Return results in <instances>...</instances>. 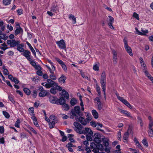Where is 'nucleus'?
Returning a JSON list of instances; mask_svg holds the SVG:
<instances>
[{"label":"nucleus","mask_w":153,"mask_h":153,"mask_svg":"<svg viewBox=\"0 0 153 153\" xmlns=\"http://www.w3.org/2000/svg\"><path fill=\"white\" fill-rule=\"evenodd\" d=\"M70 118L73 119L75 117L76 119H78V117L82 116V113L81 111L80 106H75L73 109H72L70 113Z\"/></svg>","instance_id":"obj_1"},{"label":"nucleus","mask_w":153,"mask_h":153,"mask_svg":"<svg viewBox=\"0 0 153 153\" xmlns=\"http://www.w3.org/2000/svg\"><path fill=\"white\" fill-rule=\"evenodd\" d=\"M94 141L99 144L103 142L104 146H105V137L104 136L101 135L99 133H96L94 134Z\"/></svg>","instance_id":"obj_2"},{"label":"nucleus","mask_w":153,"mask_h":153,"mask_svg":"<svg viewBox=\"0 0 153 153\" xmlns=\"http://www.w3.org/2000/svg\"><path fill=\"white\" fill-rule=\"evenodd\" d=\"M74 125L75 127L74 128V130L77 133L79 134H82L84 133L83 131V126L79 123L75 122L74 123Z\"/></svg>","instance_id":"obj_3"},{"label":"nucleus","mask_w":153,"mask_h":153,"mask_svg":"<svg viewBox=\"0 0 153 153\" xmlns=\"http://www.w3.org/2000/svg\"><path fill=\"white\" fill-rule=\"evenodd\" d=\"M100 83L102 89L104 92V96L105 97V73L104 72H103L101 74Z\"/></svg>","instance_id":"obj_4"},{"label":"nucleus","mask_w":153,"mask_h":153,"mask_svg":"<svg viewBox=\"0 0 153 153\" xmlns=\"http://www.w3.org/2000/svg\"><path fill=\"white\" fill-rule=\"evenodd\" d=\"M124 48L126 52L128 53L130 56H133L132 51L131 48L128 45V41L126 38L123 39Z\"/></svg>","instance_id":"obj_5"},{"label":"nucleus","mask_w":153,"mask_h":153,"mask_svg":"<svg viewBox=\"0 0 153 153\" xmlns=\"http://www.w3.org/2000/svg\"><path fill=\"white\" fill-rule=\"evenodd\" d=\"M7 43L10 47H14L19 44L20 43V41L18 40L16 41L15 39H10L7 40Z\"/></svg>","instance_id":"obj_6"},{"label":"nucleus","mask_w":153,"mask_h":153,"mask_svg":"<svg viewBox=\"0 0 153 153\" xmlns=\"http://www.w3.org/2000/svg\"><path fill=\"white\" fill-rule=\"evenodd\" d=\"M116 95H117V98L119 100L122 102L123 103L125 104L130 108H132V106L126 100L123 99V97L117 95V94Z\"/></svg>","instance_id":"obj_7"},{"label":"nucleus","mask_w":153,"mask_h":153,"mask_svg":"<svg viewBox=\"0 0 153 153\" xmlns=\"http://www.w3.org/2000/svg\"><path fill=\"white\" fill-rule=\"evenodd\" d=\"M114 19L112 16H108V18L107 19V24L109 27L112 29H114V27L112 25L114 23Z\"/></svg>","instance_id":"obj_8"},{"label":"nucleus","mask_w":153,"mask_h":153,"mask_svg":"<svg viewBox=\"0 0 153 153\" xmlns=\"http://www.w3.org/2000/svg\"><path fill=\"white\" fill-rule=\"evenodd\" d=\"M91 149L92 150L94 153H105L103 152H99L98 149L97 148V146L95 145V143H92L90 144Z\"/></svg>","instance_id":"obj_9"},{"label":"nucleus","mask_w":153,"mask_h":153,"mask_svg":"<svg viewBox=\"0 0 153 153\" xmlns=\"http://www.w3.org/2000/svg\"><path fill=\"white\" fill-rule=\"evenodd\" d=\"M60 48L65 49L66 48L65 43L63 39H62L56 42Z\"/></svg>","instance_id":"obj_10"},{"label":"nucleus","mask_w":153,"mask_h":153,"mask_svg":"<svg viewBox=\"0 0 153 153\" xmlns=\"http://www.w3.org/2000/svg\"><path fill=\"white\" fill-rule=\"evenodd\" d=\"M56 61L61 65L64 71L65 72H66L67 71V67L64 62L58 58H56Z\"/></svg>","instance_id":"obj_11"},{"label":"nucleus","mask_w":153,"mask_h":153,"mask_svg":"<svg viewBox=\"0 0 153 153\" xmlns=\"http://www.w3.org/2000/svg\"><path fill=\"white\" fill-rule=\"evenodd\" d=\"M148 119L149 121L148 125V131H153L152 127L153 126V120L150 116H149Z\"/></svg>","instance_id":"obj_12"},{"label":"nucleus","mask_w":153,"mask_h":153,"mask_svg":"<svg viewBox=\"0 0 153 153\" xmlns=\"http://www.w3.org/2000/svg\"><path fill=\"white\" fill-rule=\"evenodd\" d=\"M22 54L28 60H31V58L30 57V52L28 50H24Z\"/></svg>","instance_id":"obj_13"},{"label":"nucleus","mask_w":153,"mask_h":153,"mask_svg":"<svg viewBox=\"0 0 153 153\" xmlns=\"http://www.w3.org/2000/svg\"><path fill=\"white\" fill-rule=\"evenodd\" d=\"M83 131L84 133L82 134H84L92 135L93 134L92 131L88 128H85V130H83Z\"/></svg>","instance_id":"obj_14"},{"label":"nucleus","mask_w":153,"mask_h":153,"mask_svg":"<svg viewBox=\"0 0 153 153\" xmlns=\"http://www.w3.org/2000/svg\"><path fill=\"white\" fill-rule=\"evenodd\" d=\"M118 110L121 113L125 114L128 117H130L131 118H133L132 117L130 114L129 112L127 111L123 110L120 108H118Z\"/></svg>","instance_id":"obj_15"},{"label":"nucleus","mask_w":153,"mask_h":153,"mask_svg":"<svg viewBox=\"0 0 153 153\" xmlns=\"http://www.w3.org/2000/svg\"><path fill=\"white\" fill-rule=\"evenodd\" d=\"M66 101V100L64 99L63 97H60L59 99H57L56 104L62 105L64 103H65Z\"/></svg>","instance_id":"obj_16"},{"label":"nucleus","mask_w":153,"mask_h":153,"mask_svg":"<svg viewBox=\"0 0 153 153\" xmlns=\"http://www.w3.org/2000/svg\"><path fill=\"white\" fill-rule=\"evenodd\" d=\"M78 117V119H77V120H79V121L83 125L85 126L87 124V121L86 120L81 116Z\"/></svg>","instance_id":"obj_17"},{"label":"nucleus","mask_w":153,"mask_h":153,"mask_svg":"<svg viewBox=\"0 0 153 153\" xmlns=\"http://www.w3.org/2000/svg\"><path fill=\"white\" fill-rule=\"evenodd\" d=\"M58 122L57 119L56 117L55 118L53 119L50 123H49V126L50 128H51L54 127L55 124L57 123Z\"/></svg>","instance_id":"obj_18"},{"label":"nucleus","mask_w":153,"mask_h":153,"mask_svg":"<svg viewBox=\"0 0 153 153\" xmlns=\"http://www.w3.org/2000/svg\"><path fill=\"white\" fill-rule=\"evenodd\" d=\"M128 130L124 134L123 137V141L124 142L127 143L128 139L129 137V133L128 132Z\"/></svg>","instance_id":"obj_19"},{"label":"nucleus","mask_w":153,"mask_h":153,"mask_svg":"<svg viewBox=\"0 0 153 153\" xmlns=\"http://www.w3.org/2000/svg\"><path fill=\"white\" fill-rule=\"evenodd\" d=\"M57 99L56 97L50 95L49 98V101L53 103H55L56 104V102H57Z\"/></svg>","instance_id":"obj_20"},{"label":"nucleus","mask_w":153,"mask_h":153,"mask_svg":"<svg viewBox=\"0 0 153 153\" xmlns=\"http://www.w3.org/2000/svg\"><path fill=\"white\" fill-rule=\"evenodd\" d=\"M108 141V139L106 138V152H111V147L108 146L109 144Z\"/></svg>","instance_id":"obj_21"},{"label":"nucleus","mask_w":153,"mask_h":153,"mask_svg":"<svg viewBox=\"0 0 153 153\" xmlns=\"http://www.w3.org/2000/svg\"><path fill=\"white\" fill-rule=\"evenodd\" d=\"M112 53H113V61L114 64H116L117 62V53L114 50H113Z\"/></svg>","instance_id":"obj_22"},{"label":"nucleus","mask_w":153,"mask_h":153,"mask_svg":"<svg viewBox=\"0 0 153 153\" xmlns=\"http://www.w3.org/2000/svg\"><path fill=\"white\" fill-rule=\"evenodd\" d=\"M23 32V30L20 27H16V29L15 31V34L17 36L19 34Z\"/></svg>","instance_id":"obj_23"},{"label":"nucleus","mask_w":153,"mask_h":153,"mask_svg":"<svg viewBox=\"0 0 153 153\" xmlns=\"http://www.w3.org/2000/svg\"><path fill=\"white\" fill-rule=\"evenodd\" d=\"M16 46H17V50L20 52H23L24 51V49L23 48L24 47V45L23 44H20V43L18 44Z\"/></svg>","instance_id":"obj_24"},{"label":"nucleus","mask_w":153,"mask_h":153,"mask_svg":"<svg viewBox=\"0 0 153 153\" xmlns=\"http://www.w3.org/2000/svg\"><path fill=\"white\" fill-rule=\"evenodd\" d=\"M47 81L48 83L51 84V85L52 87L56 85L57 83L52 80L51 79H47Z\"/></svg>","instance_id":"obj_25"},{"label":"nucleus","mask_w":153,"mask_h":153,"mask_svg":"<svg viewBox=\"0 0 153 153\" xmlns=\"http://www.w3.org/2000/svg\"><path fill=\"white\" fill-rule=\"evenodd\" d=\"M62 95L65 98L68 99L69 97V95L67 91L65 90H63L62 91Z\"/></svg>","instance_id":"obj_26"},{"label":"nucleus","mask_w":153,"mask_h":153,"mask_svg":"<svg viewBox=\"0 0 153 153\" xmlns=\"http://www.w3.org/2000/svg\"><path fill=\"white\" fill-rule=\"evenodd\" d=\"M66 79V77L64 75H62L61 77L59 78L58 80L60 82H64Z\"/></svg>","instance_id":"obj_27"},{"label":"nucleus","mask_w":153,"mask_h":153,"mask_svg":"<svg viewBox=\"0 0 153 153\" xmlns=\"http://www.w3.org/2000/svg\"><path fill=\"white\" fill-rule=\"evenodd\" d=\"M51 74L49 75V77L52 80H56V77L54 72V71H52L50 73Z\"/></svg>","instance_id":"obj_28"},{"label":"nucleus","mask_w":153,"mask_h":153,"mask_svg":"<svg viewBox=\"0 0 153 153\" xmlns=\"http://www.w3.org/2000/svg\"><path fill=\"white\" fill-rule=\"evenodd\" d=\"M92 113L95 119H97L98 117V114L95 110H93L92 111Z\"/></svg>","instance_id":"obj_29"},{"label":"nucleus","mask_w":153,"mask_h":153,"mask_svg":"<svg viewBox=\"0 0 153 153\" xmlns=\"http://www.w3.org/2000/svg\"><path fill=\"white\" fill-rule=\"evenodd\" d=\"M47 95V93L46 91H42L39 93V96L40 97H44Z\"/></svg>","instance_id":"obj_30"},{"label":"nucleus","mask_w":153,"mask_h":153,"mask_svg":"<svg viewBox=\"0 0 153 153\" xmlns=\"http://www.w3.org/2000/svg\"><path fill=\"white\" fill-rule=\"evenodd\" d=\"M137 122L140 123L141 127H142L143 125V123L142 118L138 116L137 117Z\"/></svg>","instance_id":"obj_31"},{"label":"nucleus","mask_w":153,"mask_h":153,"mask_svg":"<svg viewBox=\"0 0 153 153\" xmlns=\"http://www.w3.org/2000/svg\"><path fill=\"white\" fill-rule=\"evenodd\" d=\"M69 18L70 19H72V20L74 24H75L76 23V17L74 16L71 14L70 15Z\"/></svg>","instance_id":"obj_32"},{"label":"nucleus","mask_w":153,"mask_h":153,"mask_svg":"<svg viewBox=\"0 0 153 153\" xmlns=\"http://www.w3.org/2000/svg\"><path fill=\"white\" fill-rule=\"evenodd\" d=\"M0 38L1 39H3L4 40H6L8 38V36H6V35L4 34L1 33L0 34Z\"/></svg>","instance_id":"obj_33"},{"label":"nucleus","mask_w":153,"mask_h":153,"mask_svg":"<svg viewBox=\"0 0 153 153\" xmlns=\"http://www.w3.org/2000/svg\"><path fill=\"white\" fill-rule=\"evenodd\" d=\"M45 66L49 70L50 73L55 70V67L54 65H52L51 68L49 66L47 65H46Z\"/></svg>","instance_id":"obj_34"},{"label":"nucleus","mask_w":153,"mask_h":153,"mask_svg":"<svg viewBox=\"0 0 153 153\" xmlns=\"http://www.w3.org/2000/svg\"><path fill=\"white\" fill-rule=\"evenodd\" d=\"M23 91L27 95H29L30 94V90L27 88H24Z\"/></svg>","instance_id":"obj_35"},{"label":"nucleus","mask_w":153,"mask_h":153,"mask_svg":"<svg viewBox=\"0 0 153 153\" xmlns=\"http://www.w3.org/2000/svg\"><path fill=\"white\" fill-rule=\"evenodd\" d=\"M95 145L97 146V148L98 149L99 151V150H102L103 149V147L102 145L100 143H99L98 145L95 144Z\"/></svg>","instance_id":"obj_36"},{"label":"nucleus","mask_w":153,"mask_h":153,"mask_svg":"<svg viewBox=\"0 0 153 153\" xmlns=\"http://www.w3.org/2000/svg\"><path fill=\"white\" fill-rule=\"evenodd\" d=\"M62 105L63 107L65 108L64 109L66 111L68 110L69 109V106L65 103H64Z\"/></svg>","instance_id":"obj_37"},{"label":"nucleus","mask_w":153,"mask_h":153,"mask_svg":"<svg viewBox=\"0 0 153 153\" xmlns=\"http://www.w3.org/2000/svg\"><path fill=\"white\" fill-rule=\"evenodd\" d=\"M97 129L101 131H103L104 130H103L101 129H100V128H102V124L98 123H97Z\"/></svg>","instance_id":"obj_38"},{"label":"nucleus","mask_w":153,"mask_h":153,"mask_svg":"<svg viewBox=\"0 0 153 153\" xmlns=\"http://www.w3.org/2000/svg\"><path fill=\"white\" fill-rule=\"evenodd\" d=\"M96 89L97 91V92L98 93V96H100V87L97 84L96 85Z\"/></svg>","instance_id":"obj_39"},{"label":"nucleus","mask_w":153,"mask_h":153,"mask_svg":"<svg viewBox=\"0 0 153 153\" xmlns=\"http://www.w3.org/2000/svg\"><path fill=\"white\" fill-rule=\"evenodd\" d=\"M99 68V63L93 65V69L96 71H98Z\"/></svg>","instance_id":"obj_40"},{"label":"nucleus","mask_w":153,"mask_h":153,"mask_svg":"<svg viewBox=\"0 0 153 153\" xmlns=\"http://www.w3.org/2000/svg\"><path fill=\"white\" fill-rule=\"evenodd\" d=\"M142 142L145 146L146 147L148 146V144L146 139L144 138L143 139L142 141Z\"/></svg>","instance_id":"obj_41"},{"label":"nucleus","mask_w":153,"mask_h":153,"mask_svg":"<svg viewBox=\"0 0 153 153\" xmlns=\"http://www.w3.org/2000/svg\"><path fill=\"white\" fill-rule=\"evenodd\" d=\"M12 0H3V3L5 5L10 4Z\"/></svg>","instance_id":"obj_42"},{"label":"nucleus","mask_w":153,"mask_h":153,"mask_svg":"<svg viewBox=\"0 0 153 153\" xmlns=\"http://www.w3.org/2000/svg\"><path fill=\"white\" fill-rule=\"evenodd\" d=\"M74 136V135L71 134H68V138L69 140L71 142H75L74 140L72 138V137Z\"/></svg>","instance_id":"obj_43"},{"label":"nucleus","mask_w":153,"mask_h":153,"mask_svg":"<svg viewBox=\"0 0 153 153\" xmlns=\"http://www.w3.org/2000/svg\"><path fill=\"white\" fill-rule=\"evenodd\" d=\"M34 108L33 107L30 108L28 109L29 111H31L30 112V113L31 114L30 115H32V116L34 115Z\"/></svg>","instance_id":"obj_44"},{"label":"nucleus","mask_w":153,"mask_h":153,"mask_svg":"<svg viewBox=\"0 0 153 153\" xmlns=\"http://www.w3.org/2000/svg\"><path fill=\"white\" fill-rule=\"evenodd\" d=\"M139 60L141 66L145 67L146 66V65L144 63V62L143 59V58L142 57H140L139 58Z\"/></svg>","instance_id":"obj_45"},{"label":"nucleus","mask_w":153,"mask_h":153,"mask_svg":"<svg viewBox=\"0 0 153 153\" xmlns=\"http://www.w3.org/2000/svg\"><path fill=\"white\" fill-rule=\"evenodd\" d=\"M77 102V101L74 99H72L70 101L71 105H74L76 104Z\"/></svg>","instance_id":"obj_46"},{"label":"nucleus","mask_w":153,"mask_h":153,"mask_svg":"<svg viewBox=\"0 0 153 153\" xmlns=\"http://www.w3.org/2000/svg\"><path fill=\"white\" fill-rule=\"evenodd\" d=\"M42 85L44 86H45L47 88H50L52 87L51 85V84L48 83L46 84H45L44 83H42Z\"/></svg>","instance_id":"obj_47"},{"label":"nucleus","mask_w":153,"mask_h":153,"mask_svg":"<svg viewBox=\"0 0 153 153\" xmlns=\"http://www.w3.org/2000/svg\"><path fill=\"white\" fill-rule=\"evenodd\" d=\"M1 45L3 46V47L1 48L3 51H5V50L8 48L7 47V45L5 43L2 44Z\"/></svg>","instance_id":"obj_48"},{"label":"nucleus","mask_w":153,"mask_h":153,"mask_svg":"<svg viewBox=\"0 0 153 153\" xmlns=\"http://www.w3.org/2000/svg\"><path fill=\"white\" fill-rule=\"evenodd\" d=\"M20 123V120L19 119H18L16 122L15 124V126L16 127L19 128V124Z\"/></svg>","instance_id":"obj_49"},{"label":"nucleus","mask_w":153,"mask_h":153,"mask_svg":"<svg viewBox=\"0 0 153 153\" xmlns=\"http://www.w3.org/2000/svg\"><path fill=\"white\" fill-rule=\"evenodd\" d=\"M2 113L3 115L6 118H9L10 117V115L8 113L4 111H3Z\"/></svg>","instance_id":"obj_50"},{"label":"nucleus","mask_w":153,"mask_h":153,"mask_svg":"<svg viewBox=\"0 0 153 153\" xmlns=\"http://www.w3.org/2000/svg\"><path fill=\"white\" fill-rule=\"evenodd\" d=\"M87 118H86V121L87 122H88L89 121H91L92 119V116L91 114H88L87 115Z\"/></svg>","instance_id":"obj_51"},{"label":"nucleus","mask_w":153,"mask_h":153,"mask_svg":"<svg viewBox=\"0 0 153 153\" xmlns=\"http://www.w3.org/2000/svg\"><path fill=\"white\" fill-rule=\"evenodd\" d=\"M57 9L56 6H54L52 7L51 8V12L56 13V11L57 10Z\"/></svg>","instance_id":"obj_52"},{"label":"nucleus","mask_w":153,"mask_h":153,"mask_svg":"<svg viewBox=\"0 0 153 153\" xmlns=\"http://www.w3.org/2000/svg\"><path fill=\"white\" fill-rule=\"evenodd\" d=\"M50 92L53 94H55L56 93V89L55 88H53L50 90Z\"/></svg>","instance_id":"obj_53"},{"label":"nucleus","mask_w":153,"mask_h":153,"mask_svg":"<svg viewBox=\"0 0 153 153\" xmlns=\"http://www.w3.org/2000/svg\"><path fill=\"white\" fill-rule=\"evenodd\" d=\"M90 125L94 127H95L97 125V123H96L95 122L92 121L90 123Z\"/></svg>","instance_id":"obj_54"},{"label":"nucleus","mask_w":153,"mask_h":153,"mask_svg":"<svg viewBox=\"0 0 153 153\" xmlns=\"http://www.w3.org/2000/svg\"><path fill=\"white\" fill-rule=\"evenodd\" d=\"M92 135H87L86 137L87 140L91 141L92 140V139L91 137Z\"/></svg>","instance_id":"obj_55"},{"label":"nucleus","mask_w":153,"mask_h":153,"mask_svg":"<svg viewBox=\"0 0 153 153\" xmlns=\"http://www.w3.org/2000/svg\"><path fill=\"white\" fill-rule=\"evenodd\" d=\"M55 86H56L55 88L56 89L59 91H62V88L59 86L58 85L57 83L56 85H55Z\"/></svg>","instance_id":"obj_56"},{"label":"nucleus","mask_w":153,"mask_h":153,"mask_svg":"<svg viewBox=\"0 0 153 153\" xmlns=\"http://www.w3.org/2000/svg\"><path fill=\"white\" fill-rule=\"evenodd\" d=\"M133 16L138 20H139L138 15L135 12H134L133 14Z\"/></svg>","instance_id":"obj_57"},{"label":"nucleus","mask_w":153,"mask_h":153,"mask_svg":"<svg viewBox=\"0 0 153 153\" xmlns=\"http://www.w3.org/2000/svg\"><path fill=\"white\" fill-rule=\"evenodd\" d=\"M20 136L21 139H23L26 137V135L25 133L22 132L20 133Z\"/></svg>","instance_id":"obj_58"},{"label":"nucleus","mask_w":153,"mask_h":153,"mask_svg":"<svg viewBox=\"0 0 153 153\" xmlns=\"http://www.w3.org/2000/svg\"><path fill=\"white\" fill-rule=\"evenodd\" d=\"M34 68L35 69L38 70H42V68L39 65H36V66L34 67Z\"/></svg>","instance_id":"obj_59"},{"label":"nucleus","mask_w":153,"mask_h":153,"mask_svg":"<svg viewBox=\"0 0 153 153\" xmlns=\"http://www.w3.org/2000/svg\"><path fill=\"white\" fill-rule=\"evenodd\" d=\"M135 30L137 32V34L138 35H142L144 34L143 33H142V32H140L138 30V29L136 27L135 28Z\"/></svg>","instance_id":"obj_60"},{"label":"nucleus","mask_w":153,"mask_h":153,"mask_svg":"<svg viewBox=\"0 0 153 153\" xmlns=\"http://www.w3.org/2000/svg\"><path fill=\"white\" fill-rule=\"evenodd\" d=\"M36 74L39 76H41L42 75V72L41 70H38L36 72Z\"/></svg>","instance_id":"obj_61"},{"label":"nucleus","mask_w":153,"mask_h":153,"mask_svg":"<svg viewBox=\"0 0 153 153\" xmlns=\"http://www.w3.org/2000/svg\"><path fill=\"white\" fill-rule=\"evenodd\" d=\"M12 81L14 82L15 84H17L19 82V81L16 77H14Z\"/></svg>","instance_id":"obj_62"},{"label":"nucleus","mask_w":153,"mask_h":153,"mask_svg":"<svg viewBox=\"0 0 153 153\" xmlns=\"http://www.w3.org/2000/svg\"><path fill=\"white\" fill-rule=\"evenodd\" d=\"M29 61H30V63L34 67L36 65V63L35 62L33 61L31 59V60Z\"/></svg>","instance_id":"obj_63"},{"label":"nucleus","mask_w":153,"mask_h":153,"mask_svg":"<svg viewBox=\"0 0 153 153\" xmlns=\"http://www.w3.org/2000/svg\"><path fill=\"white\" fill-rule=\"evenodd\" d=\"M148 133L150 137H153V131H148Z\"/></svg>","instance_id":"obj_64"}]
</instances>
